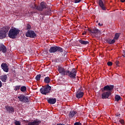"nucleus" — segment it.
<instances>
[{
  "mask_svg": "<svg viewBox=\"0 0 125 125\" xmlns=\"http://www.w3.org/2000/svg\"><path fill=\"white\" fill-rule=\"evenodd\" d=\"M1 67L3 71L5 72H8L9 71V68L7 63L3 62L1 65Z\"/></svg>",
  "mask_w": 125,
  "mask_h": 125,
  "instance_id": "obj_11",
  "label": "nucleus"
},
{
  "mask_svg": "<svg viewBox=\"0 0 125 125\" xmlns=\"http://www.w3.org/2000/svg\"><path fill=\"white\" fill-rule=\"evenodd\" d=\"M20 33V30L16 28V27H14L9 30L8 35L9 38L12 39H15L16 38H17L18 35H19Z\"/></svg>",
  "mask_w": 125,
  "mask_h": 125,
  "instance_id": "obj_2",
  "label": "nucleus"
},
{
  "mask_svg": "<svg viewBox=\"0 0 125 125\" xmlns=\"http://www.w3.org/2000/svg\"><path fill=\"white\" fill-rule=\"evenodd\" d=\"M88 31H89V32L91 33V34L98 35V34H102V32H101V31L96 28H94L93 29H88Z\"/></svg>",
  "mask_w": 125,
  "mask_h": 125,
  "instance_id": "obj_10",
  "label": "nucleus"
},
{
  "mask_svg": "<svg viewBox=\"0 0 125 125\" xmlns=\"http://www.w3.org/2000/svg\"><path fill=\"white\" fill-rule=\"evenodd\" d=\"M114 88V85H107L104 87L103 88H102V99H108V97L111 95L112 91Z\"/></svg>",
  "mask_w": 125,
  "mask_h": 125,
  "instance_id": "obj_1",
  "label": "nucleus"
},
{
  "mask_svg": "<svg viewBox=\"0 0 125 125\" xmlns=\"http://www.w3.org/2000/svg\"><path fill=\"white\" fill-rule=\"evenodd\" d=\"M115 116H116V117H120L121 116V114H116Z\"/></svg>",
  "mask_w": 125,
  "mask_h": 125,
  "instance_id": "obj_40",
  "label": "nucleus"
},
{
  "mask_svg": "<svg viewBox=\"0 0 125 125\" xmlns=\"http://www.w3.org/2000/svg\"><path fill=\"white\" fill-rule=\"evenodd\" d=\"M10 27L9 26H4L2 27V30L7 35Z\"/></svg>",
  "mask_w": 125,
  "mask_h": 125,
  "instance_id": "obj_16",
  "label": "nucleus"
},
{
  "mask_svg": "<svg viewBox=\"0 0 125 125\" xmlns=\"http://www.w3.org/2000/svg\"><path fill=\"white\" fill-rule=\"evenodd\" d=\"M107 43L109 44H114V43H115L116 41L113 39V40H110V39H108L106 41Z\"/></svg>",
  "mask_w": 125,
  "mask_h": 125,
  "instance_id": "obj_25",
  "label": "nucleus"
},
{
  "mask_svg": "<svg viewBox=\"0 0 125 125\" xmlns=\"http://www.w3.org/2000/svg\"><path fill=\"white\" fill-rule=\"evenodd\" d=\"M115 63L117 66H119V64L120 63V62L119 61H116Z\"/></svg>",
  "mask_w": 125,
  "mask_h": 125,
  "instance_id": "obj_34",
  "label": "nucleus"
},
{
  "mask_svg": "<svg viewBox=\"0 0 125 125\" xmlns=\"http://www.w3.org/2000/svg\"><path fill=\"white\" fill-rule=\"evenodd\" d=\"M14 124L15 125H21V122L19 121H17V120L15 121Z\"/></svg>",
  "mask_w": 125,
  "mask_h": 125,
  "instance_id": "obj_32",
  "label": "nucleus"
},
{
  "mask_svg": "<svg viewBox=\"0 0 125 125\" xmlns=\"http://www.w3.org/2000/svg\"><path fill=\"white\" fill-rule=\"evenodd\" d=\"M119 122H120L122 125H125V121H124V120H123V119L120 120H119Z\"/></svg>",
  "mask_w": 125,
  "mask_h": 125,
  "instance_id": "obj_33",
  "label": "nucleus"
},
{
  "mask_svg": "<svg viewBox=\"0 0 125 125\" xmlns=\"http://www.w3.org/2000/svg\"><path fill=\"white\" fill-rule=\"evenodd\" d=\"M83 95L84 92L83 91V88L82 87H80L79 88H78L76 93V98L78 99H81L83 96Z\"/></svg>",
  "mask_w": 125,
  "mask_h": 125,
  "instance_id": "obj_8",
  "label": "nucleus"
},
{
  "mask_svg": "<svg viewBox=\"0 0 125 125\" xmlns=\"http://www.w3.org/2000/svg\"><path fill=\"white\" fill-rule=\"evenodd\" d=\"M121 1L122 2H125V0H121Z\"/></svg>",
  "mask_w": 125,
  "mask_h": 125,
  "instance_id": "obj_41",
  "label": "nucleus"
},
{
  "mask_svg": "<svg viewBox=\"0 0 125 125\" xmlns=\"http://www.w3.org/2000/svg\"><path fill=\"white\" fill-rule=\"evenodd\" d=\"M7 35L4 32V31L1 29L0 30V39L3 40L6 37Z\"/></svg>",
  "mask_w": 125,
  "mask_h": 125,
  "instance_id": "obj_18",
  "label": "nucleus"
},
{
  "mask_svg": "<svg viewBox=\"0 0 125 125\" xmlns=\"http://www.w3.org/2000/svg\"><path fill=\"white\" fill-rule=\"evenodd\" d=\"M51 79L49 77H46L44 79V82L46 83H50Z\"/></svg>",
  "mask_w": 125,
  "mask_h": 125,
  "instance_id": "obj_23",
  "label": "nucleus"
},
{
  "mask_svg": "<svg viewBox=\"0 0 125 125\" xmlns=\"http://www.w3.org/2000/svg\"><path fill=\"white\" fill-rule=\"evenodd\" d=\"M47 7L46 4L45 2H42L40 4V6H37L36 4L34 5V6H32V8L34 9H37V10L39 11H43L44 8H46Z\"/></svg>",
  "mask_w": 125,
  "mask_h": 125,
  "instance_id": "obj_6",
  "label": "nucleus"
},
{
  "mask_svg": "<svg viewBox=\"0 0 125 125\" xmlns=\"http://www.w3.org/2000/svg\"><path fill=\"white\" fill-rule=\"evenodd\" d=\"M98 24H99V26H102V24L101 23H99Z\"/></svg>",
  "mask_w": 125,
  "mask_h": 125,
  "instance_id": "obj_42",
  "label": "nucleus"
},
{
  "mask_svg": "<svg viewBox=\"0 0 125 125\" xmlns=\"http://www.w3.org/2000/svg\"><path fill=\"white\" fill-rule=\"evenodd\" d=\"M121 99H122V98L121 96H119V95H115V101L118 102Z\"/></svg>",
  "mask_w": 125,
  "mask_h": 125,
  "instance_id": "obj_26",
  "label": "nucleus"
},
{
  "mask_svg": "<svg viewBox=\"0 0 125 125\" xmlns=\"http://www.w3.org/2000/svg\"><path fill=\"white\" fill-rule=\"evenodd\" d=\"M99 5L103 10H106V7L104 6V5L102 0H99Z\"/></svg>",
  "mask_w": 125,
  "mask_h": 125,
  "instance_id": "obj_20",
  "label": "nucleus"
},
{
  "mask_svg": "<svg viewBox=\"0 0 125 125\" xmlns=\"http://www.w3.org/2000/svg\"><path fill=\"white\" fill-rule=\"evenodd\" d=\"M77 113L76 111L75 110H71L70 111L69 114H68V117L70 118H73L75 115Z\"/></svg>",
  "mask_w": 125,
  "mask_h": 125,
  "instance_id": "obj_17",
  "label": "nucleus"
},
{
  "mask_svg": "<svg viewBox=\"0 0 125 125\" xmlns=\"http://www.w3.org/2000/svg\"><path fill=\"white\" fill-rule=\"evenodd\" d=\"M79 42L83 45H86L89 43L88 41H84L83 40H80L79 41Z\"/></svg>",
  "mask_w": 125,
  "mask_h": 125,
  "instance_id": "obj_22",
  "label": "nucleus"
},
{
  "mask_svg": "<svg viewBox=\"0 0 125 125\" xmlns=\"http://www.w3.org/2000/svg\"><path fill=\"white\" fill-rule=\"evenodd\" d=\"M19 101L22 102V103H27L29 102V100L28 96H25L24 94H21L20 96H18Z\"/></svg>",
  "mask_w": 125,
  "mask_h": 125,
  "instance_id": "obj_7",
  "label": "nucleus"
},
{
  "mask_svg": "<svg viewBox=\"0 0 125 125\" xmlns=\"http://www.w3.org/2000/svg\"><path fill=\"white\" fill-rule=\"evenodd\" d=\"M31 29V26L30 24H27V26H26V29L27 31H30V30Z\"/></svg>",
  "mask_w": 125,
  "mask_h": 125,
  "instance_id": "obj_31",
  "label": "nucleus"
},
{
  "mask_svg": "<svg viewBox=\"0 0 125 125\" xmlns=\"http://www.w3.org/2000/svg\"><path fill=\"white\" fill-rule=\"evenodd\" d=\"M120 35H121V33H115L114 40H118L119 38L120 37Z\"/></svg>",
  "mask_w": 125,
  "mask_h": 125,
  "instance_id": "obj_27",
  "label": "nucleus"
},
{
  "mask_svg": "<svg viewBox=\"0 0 125 125\" xmlns=\"http://www.w3.org/2000/svg\"><path fill=\"white\" fill-rule=\"evenodd\" d=\"M58 71L60 73H62V74L63 75V76H66V75H65L64 74L65 72H66V70H65L64 68L62 67V66H59Z\"/></svg>",
  "mask_w": 125,
  "mask_h": 125,
  "instance_id": "obj_19",
  "label": "nucleus"
},
{
  "mask_svg": "<svg viewBox=\"0 0 125 125\" xmlns=\"http://www.w3.org/2000/svg\"><path fill=\"white\" fill-rule=\"evenodd\" d=\"M2 86V82L0 81V88Z\"/></svg>",
  "mask_w": 125,
  "mask_h": 125,
  "instance_id": "obj_39",
  "label": "nucleus"
},
{
  "mask_svg": "<svg viewBox=\"0 0 125 125\" xmlns=\"http://www.w3.org/2000/svg\"><path fill=\"white\" fill-rule=\"evenodd\" d=\"M41 74L37 75L36 76L35 79H36L37 81H39L41 80Z\"/></svg>",
  "mask_w": 125,
  "mask_h": 125,
  "instance_id": "obj_30",
  "label": "nucleus"
},
{
  "mask_svg": "<svg viewBox=\"0 0 125 125\" xmlns=\"http://www.w3.org/2000/svg\"><path fill=\"white\" fill-rule=\"evenodd\" d=\"M86 34V32H84L83 33V35H85Z\"/></svg>",
  "mask_w": 125,
  "mask_h": 125,
  "instance_id": "obj_43",
  "label": "nucleus"
},
{
  "mask_svg": "<svg viewBox=\"0 0 125 125\" xmlns=\"http://www.w3.org/2000/svg\"><path fill=\"white\" fill-rule=\"evenodd\" d=\"M49 52L50 53H62L63 52V49L60 46H52L49 49Z\"/></svg>",
  "mask_w": 125,
  "mask_h": 125,
  "instance_id": "obj_5",
  "label": "nucleus"
},
{
  "mask_svg": "<svg viewBox=\"0 0 125 125\" xmlns=\"http://www.w3.org/2000/svg\"><path fill=\"white\" fill-rule=\"evenodd\" d=\"M82 0H75V3H78L79 2H80Z\"/></svg>",
  "mask_w": 125,
  "mask_h": 125,
  "instance_id": "obj_36",
  "label": "nucleus"
},
{
  "mask_svg": "<svg viewBox=\"0 0 125 125\" xmlns=\"http://www.w3.org/2000/svg\"><path fill=\"white\" fill-rule=\"evenodd\" d=\"M21 87V85H16L14 88V90L15 91L19 90L20 89Z\"/></svg>",
  "mask_w": 125,
  "mask_h": 125,
  "instance_id": "obj_29",
  "label": "nucleus"
},
{
  "mask_svg": "<svg viewBox=\"0 0 125 125\" xmlns=\"http://www.w3.org/2000/svg\"><path fill=\"white\" fill-rule=\"evenodd\" d=\"M0 51L3 53H5L7 51L6 47L3 43L0 44Z\"/></svg>",
  "mask_w": 125,
  "mask_h": 125,
  "instance_id": "obj_15",
  "label": "nucleus"
},
{
  "mask_svg": "<svg viewBox=\"0 0 125 125\" xmlns=\"http://www.w3.org/2000/svg\"><path fill=\"white\" fill-rule=\"evenodd\" d=\"M41 121L35 120L32 122H29L27 125H39Z\"/></svg>",
  "mask_w": 125,
  "mask_h": 125,
  "instance_id": "obj_14",
  "label": "nucleus"
},
{
  "mask_svg": "<svg viewBox=\"0 0 125 125\" xmlns=\"http://www.w3.org/2000/svg\"><path fill=\"white\" fill-rule=\"evenodd\" d=\"M51 14V10L49 9L46 10L43 12V15L45 16H49Z\"/></svg>",
  "mask_w": 125,
  "mask_h": 125,
  "instance_id": "obj_24",
  "label": "nucleus"
},
{
  "mask_svg": "<svg viewBox=\"0 0 125 125\" xmlns=\"http://www.w3.org/2000/svg\"><path fill=\"white\" fill-rule=\"evenodd\" d=\"M25 36L27 38H35L37 37V34L33 30H28L26 32Z\"/></svg>",
  "mask_w": 125,
  "mask_h": 125,
  "instance_id": "obj_9",
  "label": "nucleus"
},
{
  "mask_svg": "<svg viewBox=\"0 0 125 125\" xmlns=\"http://www.w3.org/2000/svg\"><path fill=\"white\" fill-rule=\"evenodd\" d=\"M57 125H62L61 124H57Z\"/></svg>",
  "mask_w": 125,
  "mask_h": 125,
  "instance_id": "obj_44",
  "label": "nucleus"
},
{
  "mask_svg": "<svg viewBox=\"0 0 125 125\" xmlns=\"http://www.w3.org/2000/svg\"><path fill=\"white\" fill-rule=\"evenodd\" d=\"M74 125H82V124L80 122H75Z\"/></svg>",
  "mask_w": 125,
  "mask_h": 125,
  "instance_id": "obj_37",
  "label": "nucleus"
},
{
  "mask_svg": "<svg viewBox=\"0 0 125 125\" xmlns=\"http://www.w3.org/2000/svg\"><path fill=\"white\" fill-rule=\"evenodd\" d=\"M51 87L49 85L47 84L44 86H42V88H40V91L42 95H48L50 93Z\"/></svg>",
  "mask_w": 125,
  "mask_h": 125,
  "instance_id": "obj_3",
  "label": "nucleus"
},
{
  "mask_svg": "<svg viewBox=\"0 0 125 125\" xmlns=\"http://www.w3.org/2000/svg\"><path fill=\"white\" fill-rule=\"evenodd\" d=\"M77 71L75 68H73L71 71L66 70L64 72V75L65 76H68L69 78L71 79H76Z\"/></svg>",
  "mask_w": 125,
  "mask_h": 125,
  "instance_id": "obj_4",
  "label": "nucleus"
},
{
  "mask_svg": "<svg viewBox=\"0 0 125 125\" xmlns=\"http://www.w3.org/2000/svg\"><path fill=\"white\" fill-rule=\"evenodd\" d=\"M1 80L2 81V82L5 83L6 82V80L7 79V76L6 75H2L1 76Z\"/></svg>",
  "mask_w": 125,
  "mask_h": 125,
  "instance_id": "obj_21",
  "label": "nucleus"
},
{
  "mask_svg": "<svg viewBox=\"0 0 125 125\" xmlns=\"http://www.w3.org/2000/svg\"><path fill=\"white\" fill-rule=\"evenodd\" d=\"M107 65H108V66H112V62H107Z\"/></svg>",
  "mask_w": 125,
  "mask_h": 125,
  "instance_id": "obj_35",
  "label": "nucleus"
},
{
  "mask_svg": "<svg viewBox=\"0 0 125 125\" xmlns=\"http://www.w3.org/2000/svg\"><path fill=\"white\" fill-rule=\"evenodd\" d=\"M7 113H12L13 112H14V108H13L12 106H10L9 105H6L5 107Z\"/></svg>",
  "mask_w": 125,
  "mask_h": 125,
  "instance_id": "obj_13",
  "label": "nucleus"
},
{
  "mask_svg": "<svg viewBox=\"0 0 125 125\" xmlns=\"http://www.w3.org/2000/svg\"><path fill=\"white\" fill-rule=\"evenodd\" d=\"M123 56L125 57V51H123Z\"/></svg>",
  "mask_w": 125,
  "mask_h": 125,
  "instance_id": "obj_38",
  "label": "nucleus"
},
{
  "mask_svg": "<svg viewBox=\"0 0 125 125\" xmlns=\"http://www.w3.org/2000/svg\"><path fill=\"white\" fill-rule=\"evenodd\" d=\"M46 100L47 101L48 103L50 104H55L57 101L56 98H47Z\"/></svg>",
  "mask_w": 125,
  "mask_h": 125,
  "instance_id": "obj_12",
  "label": "nucleus"
},
{
  "mask_svg": "<svg viewBox=\"0 0 125 125\" xmlns=\"http://www.w3.org/2000/svg\"><path fill=\"white\" fill-rule=\"evenodd\" d=\"M21 91L22 92H25L26 91V87L25 86H22L20 87Z\"/></svg>",
  "mask_w": 125,
  "mask_h": 125,
  "instance_id": "obj_28",
  "label": "nucleus"
}]
</instances>
